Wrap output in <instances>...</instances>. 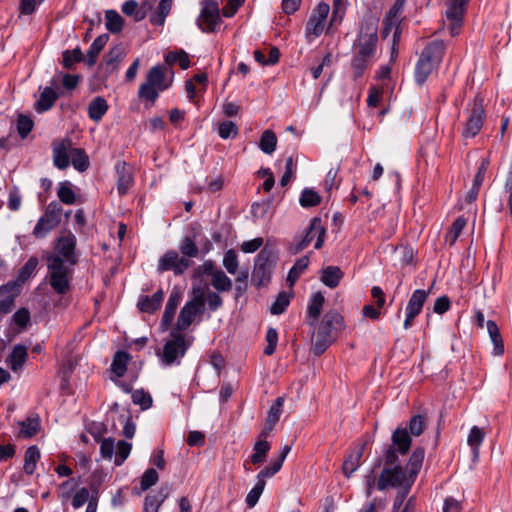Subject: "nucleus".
Wrapping results in <instances>:
<instances>
[{
  "label": "nucleus",
  "mask_w": 512,
  "mask_h": 512,
  "mask_svg": "<svg viewBox=\"0 0 512 512\" xmlns=\"http://www.w3.org/2000/svg\"><path fill=\"white\" fill-rule=\"evenodd\" d=\"M27 357V347L22 344H17L13 347L11 353L7 357V363L11 370L16 372L23 367Z\"/></svg>",
  "instance_id": "nucleus-26"
},
{
  "label": "nucleus",
  "mask_w": 512,
  "mask_h": 512,
  "mask_svg": "<svg viewBox=\"0 0 512 512\" xmlns=\"http://www.w3.org/2000/svg\"><path fill=\"white\" fill-rule=\"evenodd\" d=\"M76 238L74 235L69 234L62 236L58 239L57 251L58 256L62 257L66 264L74 266L78 262L75 254Z\"/></svg>",
  "instance_id": "nucleus-17"
},
{
  "label": "nucleus",
  "mask_w": 512,
  "mask_h": 512,
  "mask_svg": "<svg viewBox=\"0 0 512 512\" xmlns=\"http://www.w3.org/2000/svg\"><path fill=\"white\" fill-rule=\"evenodd\" d=\"M192 264V260L182 256L180 257L177 251L168 250L158 260L157 271L159 273L172 271L176 276H180L183 275Z\"/></svg>",
  "instance_id": "nucleus-11"
},
{
  "label": "nucleus",
  "mask_w": 512,
  "mask_h": 512,
  "mask_svg": "<svg viewBox=\"0 0 512 512\" xmlns=\"http://www.w3.org/2000/svg\"><path fill=\"white\" fill-rule=\"evenodd\" d=\"M486 326L491 342L493 343V354L495 356L503 355L504 343L497 324L492 320H488Z\"/></svg>",
  "instance_id": "nucleus-36"
},
{
  "label": "nucleus",
  "mask_w": 512,
  "mask_h": 512,
  "mask_svg": "<svg viewBox=\"0 0 512 512\" xmlns=\"http://www.w3.org/2000/svg\"><path fill=\"white\" fill-rule=\"evenodd\" d=\"M218 134L222 139L234 138L238 134V127L232 121H223L219 124Z\"/></svg>",
  "instance_id": "nucleus-61"
},
{
  "label": "nucleus",
  "mask_w": 512,
  "mask_h": 512,
  "mask_svg": "<svg viewBox=\"0 0 512 512\" xmlns=\"http://www.w3.org/2000/svg\"><path fill=\"white\" fill-rule=\"evenodd\" d=\"M364 448L365 444H363L360 448L350 453L345 458L342 465V471L347 478H350L351 475L359 468Z\"/></svg>",
  "instance_id": "nucleus-31"
},
{
  "label": "nucleus",
  "mask_w": 512,
  "mask_h": 512,
  "mask_svg": "<svg viewBox=\"0 0 512 512\" xmlns=\"http://www.w3.org/2000/svg\"><path fill=\"white\" fill-rule=\"evenodd\" d=\"M425 456V450L423 447H417L412 452L409 461L407 463L408 473L410 475V482L414 483L417 474L419 473Z\"/></svg>",
  "instance_id": "nucleus-33"
},
{
  "label": "nucleus",
  "mask_w": 512,
  "mask_h": 512,
  "mask_svg": "<svg viewBox=\"0 0 512 512\" xmlns=\"http://www.w3.org/2000/svg\"><path fill=\"white\" fill-rule=\"evenodd\" d=\"M117 174V191L119 195H125L134 183L133 175L125 161H118L115 165Z\"/></svg>",
  "instance_id": "nucleus-18"
},
{
  "label": "nucleus",
  "mask_w": 512,
  "mask_h": 512,
  "mask_svg": "<svg viewBox=\"0 0 512 512\" xmlns=\"http://www.w3.org/2000/svg\"><path fill=\"white\" fill-rule=\"evenodd\" d=\"M410 481V475L407 476L399 460L390 465H386L381 471L377 481V489L383 491L388 487H404Z\"/></svg>",
  "instance_id": "nucleus-9"
},
{
  "label": "nucleus",
  "mask_w": 512,
  "mask_h": 512,
  "mask_svg": "<svg viewBox=\"0 0 512 512\" xmlns=\"http://www.w3.org/2000/svg\"><path fill=\"white\" fill-rule=\"evenodd\" d=\"M122 12L127 16H133L136 22L143 20L145 12L138 10V3L135 0H127L122 5Z\"/></svg>",
  "instance_id": "nucleus-55"
},
{
  "label": "nucleus",
  "mask_w": 512,
  "mask_h": 512,
  "mask_svg": "<svg viewBox=\"0 0 512 512\" xmlns=\"http://www.w3.org/2000/svg\"><path fill=\"white\" fill-rule=\"evenodd\" d=\"M199 314H203L198 309L192 307V305H188L185 303V305L182 307L175 330L177 331H185L189 328V326L193 323L195 317Z\"/></svg>",
  "instance_id": "nucleus-25"
},
{
  "label": "nucleus",
  "mask_w": 512,
  "mask_h": 512,
  "mask_svg": "<svg viewBox=\"0 0 512 512\" xmlns=\"http://www.w3.org/2000/svg\"><path fill=\"white\" fill-rule=\"evenodd\" d=\"M164 299V291L158 289L152 296L141 295L137 302L138 309L143 313L153 314L156 312Z\"/></svg>",
  "instance_id": "nucleus-22"
},
{
  "label": "nucleus",
  "mask_w": 512,
  "mask_h": 512,
  "mask_svg": "<svg viewBox=\"0 0 512 512\" xmlns=\"http://www.w3.org/2000/svg\"><path fill=\"white\" fill-rule=\"evenodd\" d=\"M179 251L182 254V257L185 258H196L199 254V248L196 245L194 239L189 236L184 237L179 245Z\"/></svg>",
  "instance_id": "nucleus-51"
},
{
  "label": "nucleus",
  "mask_w": 512,
  "mask_h": 512,
  "mask_svg": "<svg viewBox=\"0 0 512 512\" xmlns=\"http://www.w3.org/2000/svg\"><path fill=\"white\" fill-rule=\"evenodd\" d=\"M277 259L278 250L276 246L267 242L255 258L252 278L257 286L260 287L270 282Z\"/></svg>",
  "instance_id": "nucleus-4"
},
{
  "label": "nucleus",
  "mask_w": 512,
  "mask_h": 512,
  "mask_svg": "<svg viewBox=\"0 0 512 512\" xmlns=\"http://www.w3.org/2000/svg\"><path fill=\"white\" fill-rule=\"evenodd\" d=\"M159 475L154 468H148L142 475L140 486L142 491H146L158 482Z\"/></svg>",
  "instance_id": "nucleus-60"
},
{
  "label": "nucleus",
  "mask_w": 512,
  "mask_h": 512,
  "mask_svg": "<svg viewBox=\"0 0 512 512\" xmlns=\"http://www.w3.org/2000/svg\"><path fill=\"white\" fill-rule=\"evenodd\" d=\"M211 285L218 292H229L232 289L233 283L224 271L220 269L213 273Z\"/></svg>",
  "instance_id": "nucleus-44"
},
{
  "label": "nucleus",
  "mask_w": 512,
  "mask_h": 512,
  "mask_svg": "<svg viewBox=\"0 0 512 512\" xmlns=\"http://www.w3.org/2000/svg\"><path fill=\"white\" fill-rule=\"evenodd\" d=\"M109 40L108 34H101L99 35L90 45L88 51H87V59L86 63L89 67H92L96 64L98 55L105 47L106 43Z\"/></svg>",
  "instance_id": "nucleus-34"
},
{
  "label": "nucleus",
  "mask_w": 512,
  "mask_h": 512,
  "mask_svg": "<svg viewBox=\"0 0 512 512\" xmlns=\"http://www.w3.org/2000/svg\"><path fill=\"white\" fill-rule=\"evenodd\" d=\"M485 434L478 426H473L468 435L467 442L472 447L474 455H478L479 446L483 442Z\"/></svg>",
  "instance_id": "nucleus-52"
},
{
  "label": "nucleus",
  "mask_w": 512,
  "mask_h": 512,
  "mask_svg": "<svg viewBox=\"0 0 512 512\" xmlns=\"http://www.w3.org/2000/svg\"><path fill=\"white\" fill-rule=\"evenodd\" d=\"M182 300V293L173 289L169 295L168 301L165 306V310L161 319V327L163 330L168 329V327L172 324L174 319L176 310Z\"/></svg>",
  "instance_id": "nucleus-19"
},
{
  "label": "nucleus",
  "mask_w": 512,
  "mask_h": 512,
  "mask_svg": "<svg viewBox=\"0 0 512 512\" xmlns=\"http://www.w3.org/2000/svg\"><path fill=\"white\" fill-rule=\"evenodd\" d=\"M411 436L406 428L397 427L391 436V445L384 453L385 465L394 464L399 460L398 454L405 455L410 450Z\"/></svg>",
  "instance_id": "nucleus-7"
},
{
  "label": "nucleus",
  "mask_w": 512,
  "mask_h": 512,
  "mask_svg": "<svg viewBox=\"0 0 512 512\" xmlns=\"http://www.w3.org/2000/svg\"><path fill=\"white\" fill-rule=\"evenodd\" d=\"M173 80V70L157 64L147 72L145 81L139 86L138 97L146 102V107H151L159 98L160 93L172 86Z\"/></svg>",
  "instance_id": "nucleus-1"
},
{
  "label": "nucleus",
  "mask_w": 512,
  "mask_h": 512,
  "mask_svg": "<svg viewBox=\"0 0 512 512\" xmlns=\"http://www.w3.org/2000/svg\"><path fill=\"white\" fill-rule=\"evenodd\" d=\"M132 402L140 405L142 410L149 409L152 406L153 400L151 395L144 391V389H137L132 393Z\"/></svg>",
  "instance_id": "nucleus-54"
},
{
  "label": "nucleus",
  "mask_w": 512,
  "mask_h": 512,
  "mask_svg": "<svg viewBox=\"0 0 512 512\" xmlns=\"http://www.w3.org/2000/svg\"><path fill=\"white\" fill-rule=\"evenodd\" d=\"M483 102L484 99L477 95L472 103L469 104L467 109L468 117L462 132L464 138H473L480 132L485 119Z\"/></svg>",
  "instance_id": "nucleus-8"
},
{
  "label": "nucleus",
  "mask_w": 512,
  "mask_h": 512,
  "mask_svg": "<svg viewBox=\"0 0 512 512\" xmlns=\"http://www.w3.org/2000/svg\"><path fill=\"white\" fill-rule=\"evenodd\" d=\"M426 427L425 416L417 414L411 417L409 421V434L420 436Z\"/></svg>",
  "instance_id": "nucleus-59"
},
{
  "label": "nucleus",
  "mask_w": 512,
  "mask_h": 512,
  "mask_svg": "<svg viewBox=\"0 0 512 512\" xmlns=\"http://www.w3.org/2000/svg\"><path fill=\"white\" fill-rule=\"evenodd\" d=\"M489 165H490V161L488 158H483L481 160V163H480V165L477 169L476 175L474 177L472 187L470 188V190L468 191V193L466 195V202L472 203V202L476 201L479 191H480V188L483 184L486 173L488 171Z\"/></svg>",
  "instance_id": "nucleus-21"
},
{
  "label": "nucleus",
  "mask_w": 512,
  "mask_h": 512,
  "mask_svg": "<svg viewBox=\"0 0 512 512\" xmlns=\"http://www.w3.org/2000/svg\"><path fill=\"white\" fill-rule=\"evenodd\" d=\"M106 18V29L112 33L117 34L120 33L124 26V19L122 16L115 10H107L105 13Z\"/></svg>",
  "instance_id": "nucleus-41"
},
{
  "label": "nucleus",
  "mask_w": 512,
  "mask_h": 512,
  "mask_svg": "<svg viewBox=\"0 0 512 512\" xmlns=\"http://www.w3.org/2000/svg\"><path fill=\"white\" fill-rule=\"evenodd\" d=\"M20 436L23 438H31L37 434L40 429V418L38 415L29 416L25 420L19 422Z\"/></svg>",
  "instance_id": "nucleus-37"
},
{
  "label": "nucleus",
  "mask_w": 512,
  "mask_h": 512,
  "mask_svg": "<svg viewBox=\"0 0 512 512\" xmlns=\"http://www.w3.org/2000/svg\"><path fill=\"white\" fill-rule=\"evenodd\" d=\"M57 196L59 200L66 205H72L76 201V195L69 181H64L59 184Z\"/></svg>",
  "instance_id": "nucleus-50"
},
{
  "label": "nucleus",
  "mask_w": 512,
  "mask_h": 512,
  "mask_svg": "<svg viewBox=\"0 0 512 512\" xmlns=\"http://www.w3.org/2000/svg\"><path fill=\"white\" fill-rule=\"evenodd\" d=\"M124 57V50L121 45H116L112 47L109 52L104 56L103 62L106 66V70L108 72H113L116 68L117 63H119Z\"/></svg>",
  "instance_id": "nucleus-42"
},
{
  "label": "nucleus",
  "mask_w": 512,
  "mask_h": 512,
  "mask_svg": "<svg viewBox=\"0 0 512 512\" xmlns=\"http://www.w3.org/2000/svg\"><path fill=\"white\" fill-rule=\"evenodd\" d=\"M34 127L30 116L19 114L17 118V132L22 139H25Z\"/></svg>",
  "instance_id": "nucleus-53"
},
{
  "label": "nucleus",
  "mask_w": 512,
  "mask_h": 512,
  "mask_svg": "<svg viewBox=\"0 0 512 512\" xmlns=\"http://www.w3.org/2000/svg\"><path fill=\"white\" fill-rule=\"evenodd\" d=\"M132 449V445L129 442L121 440L117 443V453L115 457V465L120 466L128 458Z\"/></svg>",
  "instance_id": "nucleus-63"
},
{
  "label": "nucleus",
  "mask_w": 512,
  "mask_h": 512,
  "mask_svg": "<svg viewBox=\"0 0 512 512\" xmlns=\"http://www.w3.org/2000/svg\"><path fill=\"white\" fill-rule=\"evenodd\" d=\"M308 265L309 257L306 255L296 260V262L291 267L287 275V282L289 283L290 286H293L295 284L300 275L307 269Z\"/></svg>",
  "instance_id": "nucleus-43"
},
{
  "label": "nucleus",
  "mask_w": 512,
  "mask_h": 512,
  "mask_svg": "<svg viewBox=\"0 0 512 512\" xmlns=\"http://www.w3.org/2000/svg\"><path fill=\"white\" fill-rule=\"evenodd\" d=\"M325 298L321 292L312 295L307 307V321L310 326H314L321 315Z\"/></svg>",
  "instance_id": "nucleus-23"
},
{
  "label": "nucleus",
  "mask_w": 512,
  "mask_h": 512,
  "mask_svg": "<svg viewBox=\"0 0 512 512\" xmlns=\"http://www.w3.org/2000/svg\"><path fill=\"white\" fill-rule=\"evenodd\" d=\"M53 149V164L60 170L66 169L70 164L68 151L72 148V140L64 138L62 140H55L52 143Z\"/></svg>",
  "instance_id": "nucleus-14"
},
{
  "label": "nucleus",
  "mask_w": 512,
  "mask_h": 512,
  "mask_svg": "<svg viewBox=\"0 0 512 512\" xmlns=\"http://www.w3.org/2000/svg\"><path fill=\"white\" fill-rule=\"evenodd\" d=\"M265 485H266L265 480H260V481L257 480L254 487L249 491V493L246 496V500H245L246 505L249 508H252L257 504L261 494L264 491Z\"/></svg>",
  "instance_id": "nucleus-56"
},
{
  "label": "nucleus",
  "mask_w": 512,
  "mask_h": 512,
  "mask_svg": "<svg viewBox=\"0 0 512 512\" xmlns=\"http://www.w3.org/2000/svg\"><path fill=\"white\" fill-rule=\"evenodd\" d=\"M109 106L107 101L101 97H95L88 105V116L91 120L99 122L106 114Z\"/></svg>",
  "instance_id": "nucleus-35"
},
{
  "label": "nucleus",
  "mask_w": 512,
  "mask_h": 512,
  "mask_svg": "<svg viewBox=\"0 0 512 512\" xmlns=\"http://www.w3.org/2000/svg\"><path fill=\"white\" fill-rule=\"evenodd\" d=\"M277 147V137L272 130H265L260 138L259 148L265 154H272Z\"/></svg>",
  "instance_id": "nucleus-46"
},
{
  "label": "nucleus",
  "mask_w": 512,
  "mask_h": 512,
  "mask_svg": "<svg viewBox=\"0 0 512 512\" xmlns=\"http://www.w3.org/2000/svg\"><path fill=\"white\" fill-rule=\"evenodd\" d=\"M20 284L17 281H9L0 286V311L10 313L14 306L15 298L20 294Z\"/></svg>",
  "instance_id": "nucleus-16"
},
{
  "label": "nucleus",
  "mask_w": 512,
  "mask_h": 512,
  "mask_svg": "<svg viewBox=\"0 0 512 512\" xmlns=\"http://www.w3.org/2000/svg\"><path fill=\"white\" fill-rule=\"evenodd\" d=\"M47 269L49 275V285L54 290V292L59 295L68 293L71 289V266L66 264L62 257L56 254H50L47 257Z\"/></svg>",
  "instance_id": "nucleus-3"
},
{
  "label": "nucleus",
  "mask_w": 512,
  "mask_h": 512,
  "mask_svg": "<svg viewBox=\"0 0 512 512\" xmlns=\"http://www.w3.org/2000/svg\"><path fill=\"white\" fill-rule=\"evenodd\" d=\"M219 4L216 0H204L200 15L197 19V25L202 32H214L221 24Z\"/></svg>",
  "instance_id": "nucleus-10"
},
{
  "label": "nucleus",
  "mask_w": 512,
  "mask_h": 512,
  "mask_svg": "<svg viewBox=\"0 0 512 512\" xmlns=\"http://www.w3.org/2000/svg\"><path fill=\"white\" fill-rule=\"evenodd\" d=\"M284 404V398L278 397L274 401V403L270 406L267 415V423L271 425H276L279 421L280 416L282 414V408Z\"/></svg>",
  "instance_id": "nucleus-57"
},
{
  "label": "nucleus",
  "mask_w": 512,
  "mask_h": 512,
  "mask_svg": "<svg viewBox=\"0 0 512 512\" xmlns=\"http://www.w3.org/2000/svg\"><path fill=\"white\" fill-rule=\"evenodd\" d=\"M270 448H271V446L268 441H266L264 439H259L258 441H256V443L253 446L254 452L250 457L251 462L254 465L262 464L265 461L266 456H267L268 452L270 451Z\"/></svg>",
  "instance_id": "nucleus-40"
},
{
  "label": "nucleus",
  "mask_w": 512,
  "mask_h": 512,
  "mask_svg": "<svg viewBox=\"0 0 512 512\" xmlns=\"http://www.w3.org/2000/svg\"><path fill=\"white\" fill-rule=\"evenodd\" d=\"M31 319L30 311L27 308L18 309L12 316V321L15 325H17L21 330L26 329Z\"/></svg>",
  "instance_id": "nucleus-64"
},
{
  "label": "nucleus",
  "mask_w": 512,
  "mask_h": 512,
  "mask_svg": "<svg viewBox=\"0 0 512 512\" xmlns=\"http://www.w3.org/2000/svg\"><path fill=\"white\" fill-rule=\"evenodd\" d=\"M371 63V58L353 54L351 58V69L353 81H358L363 77L365 71Z\"/></svg>",
  "instance_id": "nucleus-38"
},
{
  "label": "nucleus",
  "mask_w": 512,
  "mask_h": 512,
  "mask_svg": "<svg viewBox=\"0 0 512 512\" xmlns=\"http://www.w3.org/2000/svg\"><path fill=\"white\" fill-rule=\"evenodd\" d=\"M377 42V25L374 22H366L362 24L358 37L353 43V54L372 59L376 53Z\"/></svg>",
  "instance_id": "nucleus-6"
},
{
  "label": "nucleus",
  "mask_w": 512,
  "mask_h": 512,
  "mask_svg": "<svg viewBox=\"0 0 512 512\" xmlns=\"http://www.w3.org/2000/svg\"><path fill=\"white\" fill-rule=\"evenodd\" d=\"M343 326L344 319L341 314L335 310H330L324 314L318 328L325 327L324 331L335 338L336 334L343 329Z\"/></svg>",
  "instance_id": "nucleus-20"
},
{
  "label": "nucleus",
  "mask_w": 512,
  "mask_h": 512,
  "mask_svg": "<svg viewBox=\"0 0 512 512\" xmlns=\"http://www.w3.org/2000/svg\"><path fill=\"white\" fill-rule=\"evenodd\" d=\"M289 303H290L289 295L286 292H280L270 307L271 314H273V315L282 314L288 307Z\"/></svg>",
  "instance_id": "nucleus-58"
},
{
  "label": "nucleus",
  "mask_w": 512,
  "mask_h": 512,
  "mask_svg": "<svg viewBox=\"0 0 512 512\" xmlns=\"http://www.w3.org/2000/svg\"><path fill=\"white\" fill-rule=\"evenodd\" d=\"M130 358L129 353L124 350L115 352L110 365V370L116 378H121L125 375Z\"/></svg>",
  "instance_id": "nucleus-30"
},
{
  "label": "nucleus",
  "mask_w": 512,
  "mask_h": 512,
  "mask_svg": "<svg viewBox=\"0 0 512 512\" xmlns=\"http://www.w3.org/2000/svg\"><path fill=\"white\" fill-rule=\"evenodd\" d=\"M60 222V219H56L44 212L34 227L33 235L36 238H43L57 227Z\"/></svg>",
  "instance_id": "nucleus-24"
},
{
  "label": "nucleus",
  "mask_w": 512,
  "mask_h": 512,
  "mask_svg": "<svg viewBox=\"0 0 512 512\" xmlns=\"http://www.w3.org/2000/svg\"><path fill=\"white\" fill-rule=\"evenodd\" d=\"M38 263V258L33 256L21 267L17 279L20 285L25 283L35 273Z\"/></svg>",
  "instance_id": "nucleus-49"
},
{
  "label": "nucleus",
  "mask_w": 512,
  "mask_h": 512,
  "mask_svg": "<svg viewBox=\"0 0 512 512\" xmlns=\"http://www.w3.org/2000/svg\"><path fill=\"white\" fill-rule=\"evenodd\" d=\"M325 235L326 229L322 225L321 218L313 217L310 221L308 228L305 231V234L296 235L293 238V241L289 245V252L294 255L298 254L299 252L307 248L314 238H316L314 248L320 249L324 244Z\"/></svg>",
  "instance_id": "nucleus-5"
},
{
  "label": "nucleus",
  "mask_w": 512,
  "mask_h": 512,
  "mask_svg": "<svg viewBox=\"0 0 512 512\" xmlns=\"http://www.w3.org/2000/svg\"><path fill=\"white\" fill-rule=\"evenodd\" d=\"M84 59V55L80 47H76L72 50H64L62 52V65L66 69L73 68L75 63H80Z\"/></svg>",
  "instance_id": "nucleus-47"
},
{
  "label": "nucleus",
  "mask_w": 512,
  "mask_h": 512,
  "mask_svg": "<svg viewBox=\"0 0 512 512\" xmlns=\"http://www.w3.org/2000/svg\"><path fill=\"white\" fill-rule=\"evenodd\" d=\"M299 203L303 208L315 207L321 203V196L311 188H304Z\"/></svg>",
  "instance_id": "nucleus-48"
},
{
  "label": "nucleus",
  "mask_w": 512,
  "mask_h": 512,
  "mask_svg": "<svg viewBox=\"0 0 512 512\" xmlns=\"http://www.w3.org/2000/svg\"><path fill=\"white\" fill-rule=\"evenodd\" d=\"M171 337L172 339L165 343L162 354V362L168 366L174 364L178 358L183 357L187 350L183 334L173 330Z\"/></svg>",
  "instance_id": "nucleus-12"
},
{
  "label": "nucleus",
  "mask_w": 512,
  "mask_h": 512,
  "mask_svg": "<svg viewBox=\"0 0 512 512\" xmlns=\"http://www.w3.org/2000/svg\"><path fill=\"white\" fill-rule=\"evenodd\" d=\"M59 95L51 87H45L35 103V110L43 113L50 110L58 99Z\"/></svg>",
  "instance_id": "nucleus-27"
},
{
  "label": "nucleus",
  "mask_w": 512,
  "mask_h": 512,
  "mask_svg": "<svg viewBox=\"0 0 512 512\" xmlns=\"http://www.w3.org/2000/svg\"><path fill=\"white\" fill-rule=\"evenodd\" d=\"M72 156V165L73 167L79 171L84 172L89 168L90 162L89 157L86 154L85 150L82 148H73L71 149Z\"/></svg>",
  "instance_id": "nucleus-45"
},
{
  "label": "nucleus",
  "mask_w": 512,
  "mask_h": 512,
  "mask_svg": "<svg viewBox=\"0 0 512 512\" xmlns=\"http://www.w3.org/2000/svg\"><path fill=\"white\" fill-rule=\"evenodd\" d=\"M223 266L230 274H235L238 269V256L235 250L229 249L223 257Z\"/></svg>",
  "instance_id": "nucleus-62"
},
{
  "label": "nucleus",
  "mask_w": 512,
  "mask_h": 512,
  "mask_svg": "<svg viewBox=\"0 0 512 512\" xmlns=\"http://www.w3.org/2000/svg\"><path fill=\"white\" fill-rule=\"evenodd\" d=\"M324 328H318L313 339L312 352L315 356L322 355L334 341V336L328 335Z\"/></svg>",
  "instance_id": "nucleus-28"
},
{
  "label": "nucleus",
  "mask_w": 512,
  "mask_h": 512,
  "mask_svg": "<svg viewBox=\"0 0 512 512\" xmlns=\"http://www.w3.org/2000/svg\"><path fill=\"white\" fill-rule=\"evenodd\" d=\"M40 459V450L36 445L30 446L25 451L23 470L26 474L32 475Z\"/></svg>",
  "instance_id": "nucleus-39"
},
{
  "label": "nucleus",
  "mask_w": 512,
  "mask_h": 512,
  "mask_svg": "<svg viewBox=\"0 0 512 512\" xmlns=\"http://www.w3.org/2000/svg\"><path fill=\"white\" fill-rule=\"evenodd\" d=\"M430 295V289H416L410 296L405 308V320L403 328L410 329L413 326L414 319L422 312L423 306Z\"/></svg>",
  "instance_id": "nucleus-13"
},
{
  "label": "nucleus",
  "mask_w": 512,
  "mask_h": 512,
  "mask_svg": "<svg viewBox=\"0 0 512 512\" xmlns=\"http://www.w3.org/2000/svg\"><path fill=\"white\" fill-rule=\"evenodd\" d=\"M445 44L442 40L429 42L422 50L415 66L414 79L418 86H423L431 73L442 62Z\"/></svg>",
  "instance_id": "nucleus-2"
},
{
  "label": "nucleus",
  "mask_w": 512,
  "mask_h": 512,
  "mask_svg": "<svg viewBox=\"0 0 512 512\" xmlns=\"http://www.w3.org/2000/svg\"><path fill=\"white\" fill-rule=\"evenodd\" d=\"M344 274L338 266H327L321 270L320 280L322 283L333 289L336 288Z\"/></svg>",
  "instance_id": "nucleus-29"
},
{
  "label": "nucleus",
  "mask_w": 512,
  "mask_h": 512,
  "mask_svg": "<svg viewBox=\"0 0 512 512\" xmlns=\"http://www.w3.org/2000/svg\"><path fill=\"white\" fill-rule=\"evenodd\" d=\"M469 1L470 0H451V3L449 4L446 10L447 19L452 21V36L458 34V30L462 25L463 16L466 11V6L468 5Z\"/></svg>",
  "instance_id": "nucleus-15"
},
{
  "label": "nucleus",
  "mask_w": 512,
  "mask_h": 512,
  "mask_svg": "<svg viewBox=\"0 0 512 512\" xmlns=\"http://www.w3.org/2000/svg\"><path fill=\"white\" fill-rule=\"evenodd\" d=\"M168 494L166 487H161L156 494H148L144 500V512H158Z\"/></svg>",
  "instance_id": "nucleus-32"
}]
</instances>
